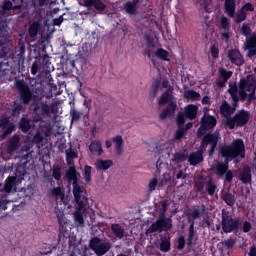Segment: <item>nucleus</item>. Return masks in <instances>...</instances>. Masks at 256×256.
Masks as SVG:
<instances>
[{
	"mask_svg": "<svg viewBox=\"0 0 256 256\" xmlns=\"http://www.w3.org/2000/svg\"><path fill=\"white\" fill-rule=\"evenodd\" d=\"M77 175H79V173H77L75 166H71L66 172L68 182L72 183V191L77 205V210L74 213V221L75 223H78L80 227H83V225H85V219L83 218V213L81 211L89 205V198H87V192L81 189Z\"/></svg>",
	"mask_w": 256,
	"mask_h": 256,
	"instance_id": "nucleus-1",
	"label": "nucleus"
},
{
	"mask_svg": "<svg viewBox=\"0 0 256 256\" xmlns=\"http://www.w3.org/2000/svg\"><path fill=\"white\" fill-rule=\"evenodd\" d=\"M220 154L226 161H232L237 157L245 159V142L241 138L234 139L230 145H224L220 149Z\"/></svg>",
	"mask_w": 256,
	"mask_h": 256,
	"instance_id": "nucleus-2",
	"label": "nucleus"
},
{
	"mask_svg": "<svg viewBox=\"0 0 256 256\" xmlns=\"http://www.w3.org/2000/svg\"><path fill=\"white\" fill-rule=\"evenodd\" d=\"M221 229V235L223 233H239V229H241V218H233L229 211L222 209Z\"/></svg>",
	"mask_w": 256,
	"mask_h": 256,
	"instance_id": "nucleus-3",
	"label": "nucleus"
},
{
	"mask_svg": "<svg viewBox=\"0 0 256 256\" xmlns=\"http://www.w3.org/2000/svg\"><path fill=\"white\" fill-rule=\"evenodd\" d=\"M205 204L201 205V210L198 208H193L192 211L186 212V217H188V238H187V245L191 247L193 245V239L195 238V220L199 219L203 213H205Z\"/></svg>",
	"mask_w": 256,
	"mask_h": 256,
	"instance_id": "nucleus-4",
	"label": "nucleus"
},
{
	"mask_svg": "<svg viewBox=\"0 0 256 256\" xmlns=\"http://www.w3.org/2000/svg\"><path fill=\"white\" fill-rule=\"evenodd\" d=\"M251 119V113L242 109L239 110L233 117H229L225 121L226 127L229 129H235V127H245Z\"/></svg>",
	"mask_w": 256,
	"mask_h": 256,
	"instance_id": "nucleus-5",
	"label": "nucleus"
},
{
	"mask_svg": "<svg viewBox=\"0 0 256 256\" xmlns=\"http://www.w3.org/2000/svg\"><path fill=\"white\" fill-rule=\"evenodd\" d=\"M218 143H219V132L207 133L202 138L198 152L202 153L203 155V153L207 151V147L210 145L208 155L211 156L213 155V153H215V149H217Z\"/></svg>",
	"mask_w": 256,
	"mask_h": 256,
	"instance_id": "nucleus-6",
	"label": "nucleus"
},
{
	"mask_svg": "<svg viewBox=\"0 0 256 256\" xmlns=\"http://www.w3.org/2000/svg\"><path fill=\"white\" fill-rule=\"evenodd\" d=\"M171 229H173V220L171 218L159 216V218L146 230V235L163 233V231L167 232L171 231Z\"/></svg>",
	"mask_w": 256,
	"mask_h": 256,
	"instance_id": "nucleus-7",
	"label": "nucleus"
},
{
	"mask_svg": "<svg viewBox=\"0 0 256 256\" xmlns=\"http://www.w3.org/2000/svg\"><path fill=\"white\" fill-rule=\"evenodd\" d=\"M23 9V0H4L1 6L0 15L10 17V15H19Z\"/></svg>",
	"mask_w": 256,
	"mask_h": 256,
	"instance_id": "nucleus-8",
	"label": "nucleus"
},
{
	"mask_svg": "<svg viewBox=\"0 0 256 256\" xmlns=\"http://www.w3.org/2000/svg\"><path fill=\"white\" fill-rule=\"evenodd\" d=\"M15 87L19 92V101L22 105H29L33 101V91L25 80H16Z\"/></svg>",
	"mask_w": 256,
	"mask_h": 256,
	"instance_id": "nucleus-9",
	"label": "nucleus"
},
{
	"mask_svg": "<svg viewBox=\"0 0 256 256\" xmlns=\"http://www.w3.org/2000/svg\"><path fill=\"white\" fill-rule=\"evenodd\" d=\"M217 127V118L205 112L200 120V127L197 130V137H203L207 131L215 129Z\"/></svg>",
	"mask_w": 256,
	"mask_h": 256,
	"instance_id": "nucleus-10",
	"label": "nucleus"
},
{
	"mask_svg": "<svg viewBox=\"0 0 256 256\" xmlns=\"http://www.w3.org/2000/svg\"><path fill=\"white\" fill-rule=\"evenodd\" d=\"M9 73V47L0 42V77Z\"/></svg>",
	"mask_w": 256,
	"mask_h": 256,
	"instance_id": "nucleus-11",
	"label": "nucleus"
},
{
	"mask_svg": "<svg viewBox=\"0 0 256 256\" xmlns=\"http://www.w3.org/2000/svg\"><path fill=\"white\" fill-rule=\"evenodd\" d=\"M221 39L222 41H229L231 39V23L229 22V18L225 15H222L220 18V27Z\"/></svg>",
	"mask_w": 256,
	"mask_h": 256,
	"instance_id": "nucleus-12",
	"label": "nucleus"
},
{
	"mask_svg": "<svg viewBox=\"0 0 256 256\" xmlns=\"http://www.w3.org/2000/svg\"><path fill=\"white\" fill-rule=\"evenodd\" d=\"M0 129H2L1 139H7L15 131V124L10 122L9 118L4 117L0 119Z\"/></svg>",
	"mask_w": 256,
	"mask_h": 256,
	"instance_id": "nucleus-13",
	"label": "nucleus"
},
{
	"mask_svg": "<svg viewBox=\"0 0 256 256\" xmlns=\"http://www.w3.org/2000/svg\"><path fill=\"white\" fill-rule=\"evenodd\" d=\"M238 87L248 92V93H256V80L252 75H248L247 78H242L239 81Z\"/></svg>",
	"mask_w": 256,
	"mask_h": 256,
	"instance_id": "nucleus-14",
	"label": "nucleus"
},
{
	"mask_svg": "<svg viewBox=\"0 0 256 256\" xmlns=\"http://www.w3.org/2000/svg\"><path fill=\"white\" fill-rule=\"evenodd\" d=\"M32 107L33 109H35V107H38V112L43 117H49L51 113H55V106L53 104L50 106L49 104H47V102L39 103L37 100L34 99Z\"/></svg>",
	"mask_w": 256,
	"mask_h": 256,
	"instance_id": "nucleus-15",
	"label": "nucleus"
},
{
	"mask_svg": "<svg viewBox=\"0 0 256 256\" xmlns=\"http://www.w3.org/2000/svg\"><path fill=\"white\" fill-rule=\"evenodd\" d=\"M79 5L81 7H87L88 9H96V11H105L107 9V4H104L103 0H79Z\"/></svg>",
	"mask_w": 256,
	"mask_h": 256,
	"instance_id": "nucleus-16",
	"label": "nucleus"
},
{
	"mask_svg": "<svg viewBox=\"0 0 256 256\" xmlns=\"http://www.w3.org/2000/svg\"><path fill=\"white\" fill-rule=\"evenodd\" d=\"M228 59L232 63V65H236V67H241L245 63V59L243 58V54L239 49H230L228 51Z\"/></svg>",
	"mask_w": 256,
	"mask_h": 256,
	"instance_id": "nucleus-17",
	"label": "nucleus"
},
{
	"mask_svg": "<svg viewBox=\"0 0 256 256\" xmlns=\"http://www.w3.org/2000/svg\"><path fill=\"white\" fill-rule=\"evenodd\" d=\"M244 49H247V57H255L256 55V32L246 38L244 42Z\"/></svg>",
	"mask_w": 256,
	"mask_h": 256,
	"instance_id": "nucleus-18",
	"label": "nucleus"
},
{
	"mask_svg": "<svg viewBox=\"0 0 256 256\" xmlns=\"http://www.w3.org/2000/svg\"><path fill=\"white\" fill-rule=\"evenodd\" d=\"M167 103H175V96H173V87L169 88L163 92L160 97H158V105L161 107L167 105Z\"/></svg>",
	"mask_w": 256,
	"mask_h": 256,
	"instance_id": "nucleus-19",
	"label": "nucleus"
},
{
	"mask_svg": "<svg viewBox=\"0 0 256 256\" xmlns=\"http://www.w3.org/2000/svg\"><path fill=\"white\" fill-rule=\"evenodd\" d=\"M175 111H177V102H171L166 108L162 110V112L159 114V117L163 121L167 117H173V115H175Z\"/></svg>",
	"mask_w": 256,
	"mask_h": 256,
	"instance_id": "nucleus-20",
	"label": "nucleus"
},
{
	"mask_svg": "<svg viewBox=\"0 0 256 256\" xmlns=\"http://www.w3.org/2000/svg\"><path fill=\"white\" fill-rule=\"evenodd\" d=\"M198 111H199V107H197V105L188 104L184 108V117H186V119H189L190 121H193V120L197 119Z\"/></svg>",
	"mask_w": 256,
	"mask_h": 256,
	"instance_id": "nucleus-21",
	"label": "nucleus"
},
{
	"mask_svg": "<svg viewBox=\"0 0 256 256\" xmlns=\"http://www.w3.org/2000/svg\"><path fill=\"white\" fill-rule=\"evenodd\" d=\"M21 142V138L19 135L14 134L8 141V146H7V153H15L17 149H19V143Z\"/></svg>",
	"mask_w": 256,
	"mask_h": 256,
	"instance_id": "nucleus-22",
	"label": "nucleus"
},
{
	"mask_svg": "<svg viewBox=\"0 0 256 256\" xmlns=\"http://www.w3.org/2000/svg\"><path fill=\"white\" fill-rule=\"evenodd\" d=\"M220 113L223 115V117H226V119H229L235 113V108H231V105L227 103V100H223L220 105Z\"/></svg>",
	"mask_w": 256,
	"mask_h": 256,
	"instance_id": "nucleus-23",
	"label": "nucleus"
},
{
	"mask_svg": "<svg viewBox=\"0 0 256 256\" xmlns=\"http://www.w3.org/2000/svg\"><path fill=\"white\" fill-rule=\"evenodd\" d=\"M237 0H225L224 11L229 17H235V9H237Z\"/></svg>",
	"mask_w": 256,
	"mask_h": 256,
	"instance_id": "nucleus-24",
	"label": "nucleus"
},
{
	"mask_svg": "<svg viewBox=\"0 0 256 256\" xmlns=\"http://www.w3.org/2000/svg\"><path fill=\"white\" fill-rule=\"evenodd\" d=\"M239 179L244 185H247L248 183H251L252 181V174H251V168L249 166H244L242 169V172L239 175Z\"/></svg>",
	"mask_w": 256,
	"mask_h": 256,
	"instance_id": "nucleus-25",
	"label": "nucleus"
},
{
	"mask_svg": "<svg viewBox=\"0 0 256 256\" xmlns=\"http://www.w3.org/2000/svg\"><path fill=\"white\" fill-rule=\"evenodd\" d=\"M188 162L192 167L199 165V163H203V154L199 152V150L192 152L188 157Z\"/></svg>",
	"mask_w": 256,
	"mask_h": 256,
	"instance_id": "nucleus-26",
	"label": "nucleus"
},
{
	"mask_svg": "<svg viewBox=\"0 0 256 256\" xmlns=\"http://www.w3.org/2000/svg\"><path fill=\"white\" fill-rule=\"evenodd\" d=\"M17 185H20V182H17V177L8 176L4 185V191L6 193H11L13 187H17Z\"/></svg>",
	"mask_w": 256,
	"mask_h": 256,
	"instance_id": "nucleus-27",
	"label": "nucleus"
},
{
	"mask_svg": "<svg viewBox=\"0 0 256 256\" xmlns=\"http://www.w3.org/2000/svg\"><path fill=\"white\" fill-rule=\"evenodd\" d=\"M112 143H115L116 155H123V136L116 135L112 137Z\"/></svg>",
	"mask_w": 256,
	"mask_h": 256,
	"instance_id": "nucleus-28",
	"label": "nucleus"
},
{
	"mask_svg": "<svg viewBox=\"0 0 256 256\" xmlns=\"http://www.w3.org/2000/svg\"><path fill=\"white\" fill-rule=\"evenodd\" d=\"M226 161V160H225ZM229 161L226 162H218L215 166L216 175L218 177H223L225 173L229 170Z\"/></svg>",
	"mask_w": 256,
	"mask_h": 256,
	"instance_id": "nucleus-29",
	"label": "nucleus"
},
{
	"mask_svg": "<svg viewBox=\"0 0 256 256\" xmlns=\"http://www.w3.org/2000/svg\"><path fill=\"white\" fill-rule=\"evenodd\" d=\"M111 167H113V160L99 159L96 161V169L98 171H107V169H110Z\"/></svg>",
	"mask_w": 256,
	"mask_h": 256,
	"instance_id": "nucleus-30",
	"label": "nucleus"
},
{
	"mask_svg": "<svg viewBox=\"0 0 256 256\" xmlns=\"http://www.w3.org/2000/svg\"><path fill=\"white\" fill-rule=\"evenodd\" d=\"M89 151L92 155H101L103 153V147L101 146V141H92L89 146Z\"/></svg>",
	"mask_w": 256,
	"mask_h": 256,
	"instance_id": "nucleus-31",
	"label": "nucleus"
},
{
	"mask_svg": "<svg viewBox=\"0 0 256 256\" xmlns=\"http://www.w3.org/2000/svg\"><path fill=\"white\" fill-rule=\"evenodd\" d=\"M222 201L228 205V207H235V203L237 201V198H235V195L229 192H224L222 195Z\"/></svg>",
	"mask_w": 256,
	"mask_h": 256,
	"instance_id": "nucleus-32",
	"label": "nucleus"
},
{
	"mask_svg": "<svg viewBox=\"0 0 256 256\" xmlns=\"http://www.w3.org/2000/svg\"><path fill=\"white\" fill-rule=\"evenodd\" d=\"M109 249H111V242H101L94 253L97 256H103L109 251Z\"/></svg>",
	"mask_w": 256,
	"mask_h": 256,
	"instance_id": "nucleus-33",
	"label": "nucleus"
},
{
	"mask_svg": "<svg viewBox=\"0 0 256 256\" xmlns=\"http://www.w3.org/2000/svg\"><path fill=\"white\" fill-rule=\"evenodd\" d=\"M40 30H41V23L39 21L32 22V25H30L28 29L29 36L32 37V39L37 37Z\"/></svg>",
	"mask_w": 256,
	"mask_h": 256,
	"instance_id": "nucleus-34",
	"label": "nucleus"
},
{
	"mask_svg": "<svg viewBox=\"0 0 256 256\" xmlns=\"http://www.w3.org/2000/svg\"><path fill=\"white\" fill-rule=\"evenodd\" d=\"M184 99H188V101H199V99H201V94L195 90H185Z\"/></svg>",
	"mask_w": 256,
	"mask_h": 256,
	"instance_id": "nucleus-35",
	"label": "nucleus"
},
{
	"mask_svg": "<svg viewBox=\"0 0 256 256\" xmlns=\"http://www.w3.org/2000/svg\"><path fill=\"white\" fill-rule=\"evenodd\" d=\"M77 157H79V153L73 150V148H69L68 150H66L67 165H75V162L73 161V159H77Z\"/></svg>",
	"mask_w": 256,
	"mask_h": 256,
	"instance_id": "nucleus-36",
	"label": "nucleus"
},
{
	"mask_svg": "<svg viewBox=\"0 0 256 256\" xmlns=\"http://www.w3.org/2000/svg\"><path fill=\"white\" fill-rule=\"evenodd\" d=\"M111 231L115 237L118 239H123V235H125V229L121 227L119 224H111Z\"/></svg>",
	"mask_w": 256,
	"mask_h": 256,
	"instance_id": "nucleus-37",
	"label": "nucleus"
},
{
	"mask_svg": "<svg viewBox=\"0 0 256 256\" xmlns=\"http://www.w3.org/2000/svg\"><path fill=\"white\" fill-rule=\"evenodd\" d=\"M23 103H19L17 100L13 102V108H12V116L13 117H19L23 111H25V107H23Z\"/></svg>",
	"mask_w": 256,
	"mask_h": 256,
	"instance_id": "nucleus-38",
	"label": "nucleus"
},
{
	"mask_svg": "<svg viewBox=\"0 0 256 256\" xmlns=\"http://www.w3.org/2000/svg\"><path fill=\"white\" fill-rule=\"evenodd\" d=\"M19 129L23 133H29L31 131V120L23 117L19 122Z\"/></svg>",
	"mask_w": 256,
	"mask_h": 256,
	"instance_id": "nucleus-39",
	"label": "nucleus"
},
{
	"mask_svg": "<svg viewBox=\"0 0 256 256\" xmlns=\"http://www.w3.org/2000/svg\"><path fill=\"white\" fill-rule=\"evenodd\" d=\"M205 189L208 195L213 197V195H215V191H217V184H215L212 179H209L205 183Z\"/></svg>",
	"mask_w": 256,
	"mask_h": 256,
	"instance_id": "nucleus-40",
	"label": "nucleus"
},
{
	"mask_svg": "<svg viewBox=\"0 0 256 256\" xmlns=\"http://www.w3.org/2000/svg\"><path fill=\"white\" fill-rule=\"evenodd\" d=\"M154 55L161 61H171V59H169V51L163 48H158L155 51Z\"/></svg>",
	"mask_w": 256,
	"mask_h": 256,
	"instance_id": "nucleus-41",
	"label": "nucleus"
},
{
	"mask_svg": "<svg viewBox=\"0 0 256 256\" xmlns=\"http://www.w3.org/2000/svg\"><path fill=\"white\" fill-rule=\"evenodd\" d=\"M25 175H27V170H25V167L19 166L16 168L15 176L17 183H22V181L25 179Z\"/></svg>",
	"mask_w": 256,
	"mask_h": 256,
	"instance_id": "nucleus-42",
	"label": "nucleus"
},
{
	"mask_svg": "<svg viewBox=\"0 0 256 256\" xmlns=\"http://www.w3.org/2000/svg\"><path fill=\"white\" fill-rule=\"evenodd\" d=\"M7 17L0 14V33L1 35H7V29H9V26L7 25Z\"/></svg>",
	"mask_w": 256,
	"mask_h": 256,
	"instance_id": "nucleus-43",
	"label": "nucleus"
},
{
	"mask_svg": "<svg viewBox=\"0 0 256 256\" xmlns=\"http://www.w3.org/2000/svg\"><path fill=\"white\" fill-rule=\"evenodd\" d=\"M124 10L128 15H137V6L131 3V1L125 3Z\"/></svg>",
	"mask_w": 256,
	"mask_h": 256,
	"instance_id": "nucleus-44",
	"label": "nucleus"
},
{
	"mask_svg": "<svg viewBox=\"0 0 256 256\" xmlns=\"http://www.w3.org/2000/svg\"><path fill=\"white\" fill-rule=\"evenodd\" d=\"M170 249L171 241L167 237L162 238L160 243V251H162V253H168Z\"/></svg>",
	"mask_w": 256,
	"mask_h": 256,
	"instance_id": "nucleus-45",
	"label": "nucleus"
},
{
	"mask_svg": "<svg viewBox=\"0 0 256 256\" xmlns=\"http://www.w3.org/2000/svg\"><path fill=\"white\" fill-rule=\"evenodd\" d=\"M58 223H59V235H58V239L59 241H61V239L63 237H66V233H67V227H65V220L63 219H59L58 220Z\"/></svg>",
	"mask_w": 256,
	"mask_h": 256,
	"instance_id": "nucleus-46",
	"label": "nucleus"
},
{
	"mask_svg": "<svg viewBox=\"0 0 256 256\" xmlns=\"http://www.w3.org/2000/svg\"><path fill=\"white\" fill-rule=\"evenodd\" d=\"M236 243L237 241L233 238H227L222 241V245L225 247V249H227V251H231V249L235 247Z\"/></svg>",
	"mask_w": 256,
	"mask_h": 256,
	"instance_id": "nucleus-47",
	"label": "nucleus"
},
{
	"mask_svg": "<svg viewBox=\"0 0 256 256\" xmlns=\"http://www.w3.org/2000/svg\"><path fill=\"white\" fill-rule=\"evenodd\" d=\"M219 75L221 79L224 80V82H227L229 81V79H231V77H233V72L227 71V69L225 68H220Z\"/></svg>",
	"mask_w": 256,
	"mask_h": 256,
	"instance_id": "nucleus-48",
	"label": "nucleus"
},
{
	"mask_svg": "<svg viewBox=\"0 0 256 256\" xmlns=\"http://www.w3.org/2000/svg\"><path fill=\"white\" fill-rule=\"evenodd\" d=\"M81 115H83V113L77 111L75 108H71L70 110L71 123H77V121L81 119Z\"/></svg>",
	"mask_w": 256,
	"mask_h": 256,
	"instance_id": "nucleus-49",
	"label": "nucleus"
},
{
	"mask_svg": "<svg viewBox=\"0 0 256 256\" xmlns=\"http://www.w3.org/2000/svg\"><path fill=\"white\" fill-rule=\"evenodd\" d=\"M161 208L159 209V217H165L167 209L169 207V200L160 201Z\"/></svg>",
	"mask_w": 256,
	"mask_h": 256,
	"instance_id": "nucleus-50",
	"label": "nucleus"
},
{
	"mask_svg": "<svg viewBox=\"0 0 256 256\" xmlns=\"http://www.w3.org/2000/svg\"><path fill=\"white\" fill-rule=\"evenodd\" d=\"M247 19V12L245 10H240L235 17V23L239 25V23H243Z\"/></svg>",
	"mask_w": 256,
	"mask_h": 256,
	"instance_id": "nucleus-51",
	"label": "nucleus"
},
{
	"mask_svg": "<svg viewBox=\"0 0 256 256\" xmlns=\"http://www.w3.org/2000/svg\"><path fill=\"white\" fill-rule=\"evenodd\" d=\"M93 168L89 165H86L84 167V172H83V177H84V180L86 181V183H91V170Z\"/></svg>",
	"mask_w": 256,
	"mask_h": 256,
	"instance_id": "nucleus-52",
	"label": "nucleus"
},
{
	"mask_svg": "<svg viewBox=\"0 0 256 256\" xmlns=\"http://www.w3.org/2000/svg\"><path fill=\"white\" fill-rule=\"evenodd\" d=\"M187 159V155L185 153H175L173 155L172 161L173 163H183Z\"/></svg>",
	"mask_w": 256,
	"mask_h": 256,
	"instance_id": "nucleus-53",
	"label": "nucleus"
},
{
	"mask_svg": "<svg viewBox=\"0 0 256 256\" xmlns=\"http://www.w3.org/2000/svg\"><path fill=\"white\" fill-rule=\"evenodd\" d=\"M185 133H187V129H185L184 126H178V129L175 133V139L177 141H180V139H183V137L185 136Z\"/></svg>",
	"mask_w": 256,
	"mask_h": 256,
	"instance_id": "nucleus-54",
	"label": "nucleus"
},
{
	"mask_svg": "<svg viewBox=\"0 0 256 256\" xmlns=\"http://www.w3.org/2000/svg\"><path fill=\"white\" fill-rule=\"evenodd\" d=\"M33 113H34V116H33V122L34 123H39L40 121H43V116L42 114H39V107L36 106L33 108Z\"/></svg>",
	"mask_w": 256,
	"mask_h": 256,
	"instance_id": "nucleus-55",
	"label": "nucleus"
},
{
	"mask_svg": "<svg viewBox=\"0 0 256 256\" xmlns=\"http://www.w3.org/2000/svg\"><path fill=\"white\" fill-rule=\"evenodd\" d=\"M100 243L101 239L99 237H94L90 240L89 247L92 251H96Z\"/></svg>",
	"mask_w": 256,
	"mask_h": 256,
	"instance_id": "nucleus-56",
	"label": "nucleus"
},
{
	"mask_svg": "<svg viewBox=\"0 0 256 256\" xmlns=\"http://www.w3.org/2000/svg\"><path fill=\"white\" fill-rule=\"evenodd\" d=\"M241 33L242 35H244V37H249L251 36L252 34V30H251V26H249V24H243L242 25V28H241Z\"/></svg>",
	"mask_w": 256,
	"mask_h": 256,
	"instance_id": "nucleus-57",
	"label": "nucleus"
},
{
	"mask_svg": "<svg viewBox=\"0 0 256 256\" xmlns=\"http://www.w3.org/2000/svg\"><path fill=\"white\" fill-rule=\"evenodd\" d=\"M210 53L213 59H219V47L217 45L212 44L210 47Z\"/></svg>",
	"mask_w": 256,
	"mask_h": 256,
	"instance_id": "nucleus-58",
	"label": "nucleus"
},
{
	"mask_svg": "<svg viewBox=\"0 0 256 256\" xmlns=\"http://www.w3.org/2000/svg\"><path fill=\"white\" fill-rule=\"evenodd\" d=\"M45 137L43 135H41V133L37 132L34 136H33V143H35L36 145H41V143H43Z\"/></svg>",
	"mask_w": 256,
	"mask_h": 256,
	"instance_id": "nucleus-59",
	"label": "nucleus"
},
{
	"mask_svg": "<svg viewBox=\"0 0 256 256\" xmlns=\"http://www.w3.org/2000/svg\"><path fill=\"white\" fill-rule=\"evenodd\" d=\"M52 177L56 181H61V167H56V168L53 169Z\"/></svg>",
	"mask_w": 256,
	"mask_h": 256,
	"instance_id": "nucleus-60",
	"label": "nucleus"
},
{
	"mask_svg": "<svg viewBox=\"0 0 256 256\" xmlns=\"http://www.w3.org/2000/svg\"><path fill=\"white\" fill-rule=\"evenodd\" d=\"M157 93H159V82H155L152 85V91L150 92V97L152 98L157 97Z\"/></svg>",
	"mask_w": 256,
	"mask_h": 256,
	"instance_id": "nucleus-61",
	"label": "nucleus"
},
{
	"mask_svg": "<svg viewBox=\"0 0 256 256\" xmlns=\"http://www.w3.org/2000/svg\"><path fill=\"white\" fill-rule=\"evenodd\" d=\"M177 249L178 251H183V249H185V236H180L178 238V242H177Z\"/></svg>",
	"mask_w": 256,
	"mask_h": 256,
	"instance_id": "nucleus-62",
	"label": "nucleus"
},
{
	"mask_svg": "<svg viewBox=\"0 0 256 256\" xmlns=\"http://www.w3.org/2000/svg\"><path fill=\"white\" fill-rule=\"evenodd\" d=\"M225 177V183H231V181H233V171L229 170L227 172H225L224 174Z\"/></svg>",
	"mask_w": 256,
	"mask_h": 256,
	"instance_id": "nucleus-63",
	"label": "nucleus"
},
{
	"mask_svg": "<svg viewBox=\"0 0 256 256\" xmlns=\"http://www.w3.org/2000/svg\"><path fill=\"white\" fill-rule=\"evenodd\" d=\"M251 229H252L251 222L245 221V222L243 223V226H242V231H243V233H249V231H251Z\"/></svg>",
	"mask_w": 256,
	"mask_h": 256,
	"instance_id": "nucleus-64",
	"label": "nucleus"
}]
</instances>
